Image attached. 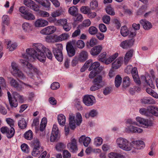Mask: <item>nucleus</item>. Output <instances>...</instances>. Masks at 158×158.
<instances>
[{
  "label": "nucleus",
  "instance_id": "nucleus-32",
  "mask_svg": "<svg viewBox=\"0 0 158 158\" xmlns=\"http://www.w3.org/2000/svg\"><path fill=\"white\" fill-rule=\"evenodd\" d=\"M58 121L59 124L62 126H64L65 124V117L63 114L59 115L57 117Z\"/></svg>",
  "mask_w": 158,
  "mask_h": 158
},
{
  "label": "nucleus",
  "instance_id": "nucleus-43",
  "mask_svg": "<svg viewBox=\"0 0 158 158\" xmlns=\"http://www.w3.org/2000/svg\"><path fill=\"white\" fill-rule=\"evenodd\" d=\"M122 81L121 77L119 75H117L115 79V86L117 88L121 84Z\"/></svg>",
  "mask_w": 158,
  "mask_h": 158
},
{
  "label": "nucleus",
  "instance_id": "nucleus-34",
  "mask_svg": "<svg viewBox=\"0 0 158 158\" xmlns=\"http://www.w3.org/2000/svg\"><path fill=\"white\" fill-rule=\"evenodd\" d=\"M17 44L16 43H12L11 41H8L7 44V48L9 49L10 51H13L17 48Z\"/></svg>",
  "mask_w": 158,
  "mask_h": 158
},
{
  "label": "nucleus",
  "instance_id": "nucleus-45",
  "mask_svg": "<svg viewBox=\"0 0 158 158\" xmlns=\"http://www.w3.org/2000/svg\"><path fill=\"white\" fill-rule=\"evenodd\" d=\"M120 33L124 37L126 36L128 34V30L126 26L121 27Z\"/></svg>",
  "mask_w": 158,
  "mask_h": 158
},
{
  "label": "nucleus",
  "instance_id": "nucleus-24",
  "mask_svg": "<svg viewBox=\"0 0 158 158\" xmlns=\"http://www.w3.org/2000/svg\"><path fill=\"white\" fill-rule=\"evenodd\" d=\"M102 48L101 45H98L93 48L90 51L91 54L93 56L98 55L101 52Z\"/></svg>",
  "mask_w": 158,
  "mask_h": 158
},
{
  "label": "nucleus",
  "instance_id": "nucleus-4",
  "mask_svg": "<svg viewBox=\"0 0 158 158\" xmlns=\"http://www.w3.org/2000/svg\"><path fill=\"white\" fill-rule=\"evenodd\" d=\"M8 97L10 106L12 107H16L18 106L17 100L22 102L23 100L22 96H20L16 92H14L13 94V98H12L10 92L8 91L7 92Z\"/></svg>",
  "mask_w": 158,
  "mask_h": 158
},
{
  "label": "nucleus",
  "instance_id": "nucleus-44",
  "mask_svg": "<svg viewBox=\"0 0 158 158\" xmlns=\"http://www.w3.org/2000/svg\"><path fill=\"white\" fill-rule=\"evenodd\" d=\"M97 114V112L96 110H91L89 113H86L85 114V116L86 118H88L90 117H94L96 116Z\"/></svg>",
  "mask_w": 158,
  "mask_h": 158
},
{
  "label": "nucleus",
  "instance_id": "nucleus-40",
  "mask_svg": "<svg viewBox=\"0 0 158 158\" xmlns=\"http://www.w3.org/2000/svg\"><path fill=\"white\" fill-rule=\"evenodd\" d=\"M11 66L13 70L11 72V73L12 75L14 74H15V73L19 70V68L18 65L14 62H12Z\"/></svg>",
  "mask_w": 158,
  "mask_h": 158
},
{
  "label": "nucleus",
  "instance_id": "nucleus-13",
  "mask_svg": "<svg viewBox=\"0 0 158 158\" xmlns=\"http://www.w3.org/2000/svg\"><path fill=\"white\" fill-rule=\"evenodd\" d=\"M56 30V28L54 26H48L40 31V33L43 35H48L53 33Z\"/></svg>",
  "mask_w": 158,
  "mask_h": 158
},
{
  "label": "nucleus",
  "instance_id": "nucleus-54",
  "mask_svg": "<svg viewBox=\"0 0 158 158\" xmlns=\"http://www.w3.org/2000/svg\"><path fill=\"white\" fill-rule=\"evenodd\" d=\"M57 23L58 25L62 27L68 23L67 20L65 19H61L57 21Z\"/></svg>",
  "mask_w": 158,
  "mask_h": 158
},
{
  "label": "nucleus",
  "instance_id": "nucleus-37",
  "mask_svg": "<svg viewBox=\"0 0 158 158\" xmlns=\"http://www.w3.org/2000/svg\"><path fill=\"white\" fill-rule=\"evenodd\" d=\"M108 157L109 158H124V156L122 154L113 152L110 153L108 154Z\"/></svg>",
  "mask_w": 158,
  "mask_h": 158
},
{
  "label": "nucleus",
  "instance_id": "nucleus-60",
  "mask_svg": "<svg viewBox=\"0 0 158 158\" xmlns=\"http://www.w3.org/2000/svg\"><path fill=\"white\" fill-rule=\"evenodd\" d=\"M60 86V84L57 82H55L52 83L51 85V89L53 90L58 89Z\"/></svg>",
  "mask_w": 158,
  "mask_h": 158
},
{
  "label": "nucleus",
  "instance_id": "nucleus-29",
  "mask_svg": "<svg viewBox=\"0 0 158 158\" xmlns=\"http://www.w3.org/2000/svg\"><path fill=\"white\" fill-rule=\"evenodd\" d=\"M133 52V49H131L126 54L124 59V62L126 64H127L132 57Z\"/></svg>",
  "mask_w": 158,
  "mask_h": 158
},
{
  "label": "nucleus",
  "instance_id": "nucleus-53",
  "mask_svg": "<svg viewBox=\"0 0 158 158\" xmlns=\"http://www.w3.org/2000/svg\"><path fill=\"white\" fill-rule=\"evenodd\" d=\"M103 142L102 139L100 137H97L94 139V144L97 146L101 145Z\"/></svg>",
  "mask_w": 158,
  "mask_h": 158
},
{
  "label": "nucleus",
  "instance_id": "nucleus-64",
  "mask_svg": "<svg viewBox=\"0 0 158 158\" xmlns=\"http://www.w3.org/2000/svg\"><path fill=\"white\" fill-rule=\"evenodd\" d=\"M90 9L87 6H82L80 9L81 11L84 14H88Z\"/></svg>",
  "mask_w": 158,
  "mask_h": 158
},
{
  "label": "nucleus",
  "instance_id": "nucleus-49",
  "mask_svg": "<svg viewBox=\"0 0 158 158\" xmlns=\"http://www.w3.org/2000/svg\"><path fill=\"white\" fill-rule=\"evenodd\" d=\"M31 25L28 23H24L22 25V27L25 31H29L31 29Z\"/></svg>",
  "mask_w": 158,
  "mask_h": 158
},
{
  "label": "nucleus",
  "instance_id": "nucleus-52",
  "mask_svg": "<svg viewBox=\"0 0 158 158\" xmlns=\"http://www.w3.org/2000/svg\"><path fill=\"white\" fill-rule=\"evenodd\" d=\"M106 12L110 15H115L114 9L110 6H107L106 8Z\"/></svg>",
  "mask_w": 158,
  "mask_h": 158
},
{
  "label": "nucleus",
  "instance_id": "nucleus-19",
  "mask_svg": "<svg viewBox=\"0 0 158 158\" xmlns=\"http://www.w3.org/2000/svg\"><path fill=\"white\" fill-rule=\"evenodd\" d=\"M100 66V64L99 62H94L91 65L89 69V70L91 71L93 70L97 71L98 73H100L102 70L103 68Z\"/></svg>",
  "mask_w": 158,
  "mask_h": 158
},
{
  "label": "nucleus",
  "instance_id": "nucleus-21",
  "mask_svg": "<svg viewBox=\"0 0 158 158\" xmlns=\"http://www.w3.org/2000/svg\"><path fill=\"white\" fill-rule=\"evenodd\" d=\"M10 83L11 86L18 90H22L23 87L20 86L18 81L13 78L10 77L9 78Z\"/></svg>",
  "mask_w": 158,
  "mask_h": 158
},
{
  "label": "nucleus",
  "instance_id": "nucleus-11",
  "mask_svg": "<svg viewBox=\"0 0 158 158\" xmlns=\"http://www.w3.org/2000/svg\"><path fill=\"white\" fill-rule=\"evenodd\" d=\"M134 42L135 40L133 38L126 40L121 42L120 46L123 49H127L133 45Z\"/></svg>",
  "mask_w": 158,
  "mask_h": 158
},
{
  "label": "nucleus",
  "instance_id": "nucleus-33",
  "mask_svg": "<svg viewBox=\"0 0 158 158\" xmlns=\"http://www.w3.org/2000/svg\"><path fill=\"white\" fill-rule=\"evenodd\" d=\"M15 73L13 74V75L17 77L18 79L21 80H24L26 78V76L25 75L23 72L19 70L18 71L16 72Z\"/></svg>",
  "mask_w": 158,
  "mask_h": 158
},
{
  "label": "nucleus",
  "instance_id": "nucleus-10",
  "mask_svg": "<svg viewBox=\"0 0 158 158\" xmlns=\"http://www.w3.org/2000/svg\"><path fill=\"white\" fill-rule=\"evenodd\" d=\"M141 80L143 83H146L151 88H155V85L152 83L151 77L149 75L142 76L141 77Z\"/></svg>",
  "mask_w": 158,
  "mask_h": 158
},
{
  "label": "nucleus",
  "instance_id": "nucleus-16",
  "mask_svg": "<svg viewBox=\"0 0 158 158\" xmlns=\"http://www.w3.org/2000/svg\"><path fill=\"white\" fill-rule=\"evenodd\" d=\"M148 117L154 115L158 116V108L154 106H149L147 107Z\"/></svg>",
  "mask_w": 158,
  "mask_h": 158
},
{
  "label": "nucleus",
  "instance_id": "nucleus-28",
  "mask_svg": "<svg viewBox=\"0 0 158 158\" xmlns=\"http://www.w3.org/2000/svg\"><path fill=\"white\" fill-rule=\"evenodd\" d=\"M26 73L30 77L33 79L35 81V84L36 85H38V84L41 82L42 81L41 78L38 74H35L33 75L31 73H28L27 72Z\"/></svg>",
  "mask_w": 158,
  "mask_h": 158
},
{
  "label": "nucleus",
  "instance_id": "nucleus-27",
  "mask_svg": "<svg viewBox=\"0 0 158 158\" xmlns=\"http://www.w3.org/2000/svg\"><path fill=\"white\" fill-rule=\"evenodd\" d=\"M123 58L122 57H119L112 64V68L117 69L119 68L122 64Z\"/></svg>",
  "mask_w": 158,
  "mask_h": 158
},
{
  "label": "nucleus",
  "instance_id": "nucleus-25",
  "mask_svg": "<svg viewBox=\"0 0 158 158\" xmlns=\"http://www.w3.org/2000/svg\"><path fill=\"white\" fill-rule=\"evenodd\" d=\"M140 23L143 26V28L146 30H148L152 27V23L146 19H141Z\"/></svg>",
  "mask_w": 158,
  "mask_h": 158
},
{
  "label": "nucleus",
  "instance_id": "nucleus-46",
  "mask_svg": "<svg viewBox=\"0 0 158 158\" xmlns=\"http://www.w3.org/2000/svg\"><path fill=\"white\" fill-rule=\"evenodd\" d=\"M88 31L90 35H93L97 33L98 31V30L95 27L91 26L89 27L88 29Z\"/></svg>",
  "mask_w": 158,
  "mask_h": 158
},
{
  "label": "nucleus",
  "instance_id": "nucleus-1",
  "mask_svg": "<svg viewBox=\"0 0 158 158\" xmlns=\"http://www.w3.org/2000/svg\"><path fill=\"white\" fill-rule=\"evenodd\" d=\"M32 48H29L26 50L27 54L22 55L24 58L30 61H32L37 58L41 62H45L46 57L43 52L46 47L40 43H34L32 44Z\"/></svg>",
  "mask_w": 158,
  "mask_h": 158
},
{
  "label": "nucleus",
  "instance_id": "nucleus-57",
  "mask_svg": "<svg viewBox=\"0 0 158 158\" xmlns=\"http://www.w3.org/2000/svg\"><path fill=\"white\" fill-rule=\"evenodd\" d=\"M76 45L78 48L82 49L85 47V44L83 41L79 40L77 42Z\"/></svg>",
  "mask_w": 158,
  "mask_h": 158
},
{
  "label": "nucleus",
  "instance_id": "nucleus-18",
  "mask_svg": "<svg viewBox=\"0 0 158 158\" xmlns=\"http://www.w3.org/2000/svg\"><path fill=\"white\" fill-rule=\"evenodd\" d=\"M125 131L127 133H140L142 132L143 130L141 129L130 125L126 128Z\"/></svg>",
  "mask_w": 158,
  "mask_h": 158
},
{
  "label": "nucleus",
  "instance_id": "nucleus-42",
  "mask_svg": "<svg viewBox=\"0 0 158 158\" xmlns=\"http://www.w3.org/2000/svg\"><path fill=\"white\" fill-rule=\"evenodd\" d=\"M118 54H115L113 55L107 59H105L104 61L106 64H108L111 63L112 61L114 60L117 56Z\"/></svg>",
  "mask_w": 158,
  "mask_h": 158
},
{
  "label": "nucleus",
  "instance_id": "nucleus-63",
  "mask_svg": "<svg viewBox=\"0 0 158 158\" xmlns=\"http://www.w3.org/2000/svg\"><path fill=\"white\" fill-rule=\"evenodd\" d=\"M2 21L3 23L8 25L9 23V19L8 16L6 15H4L2 17Z\"/></svg>",
  "mask_w": 158,
  "mask_h": 158
},
{
  "label": "nucleus",
  "instance_id": "nucleus-3",
  "mask_svg": "<svg viewBox=\"0 0 158 158\" xmlns=\"http://www.w3.org/2000/svg\"><path fill=\"white\" fill-rule=\"evenodd\" d=\"M93 84L90 88V90L93 91L100 89L105 85L102 77L100 75L96 76L93 81Z\"/></svg>",
  "mask_w": 158,
  "mask_h": 158
},
{
  "label": "nucleus",
  "instance_id": "nucleus-8",
  "mask_svg": "<svg viewBox=\"0 0 158 158\" xmlns=\"http://www.w3.org/2000/svg\"><path fill=\"white\" fill-rule=\"evenodd\" d=\"M83 101L84 103L88 106L93 105L95 102L94 97L92 95H87L85 96Z\"/></svg>",
  "mask_w": 158,
  "mask_h": 158
},
{
  "label": "nucleus",
  "instance_id": "nucleus-23",
  "mask_svg": "<svg viewBox=\"0 0 158 158\" xmlns=\"http://www.w3.org/2000/svg\"><path fill=\"white\" fill-rule=\"evenodd\" d=\"M91 140V139L89 137L82 135L79 139V141L81 143H83L84 145L87 147L90 143Z\"/></svg>",
  "mask_w": 158,
  "mask_h": 158
},
{
  "label": "nucleus",
  "instance_id": "nucleus-17",
  "mask_svg": "<svg viewBox=\"0 0 158 158\" xmlns=\"http://www.w3.org/2000/svg\"><path fill=\"white\" fill-rule=\"evenodd\" d=\"M68 55L70 57L74 56L75 54V50L71 42L68 43L66 47Z\"/></svg>",
  "mask_w": 158,
  "mask_h": 158
},
{
  "label": "nucleus",
  "instance_id": "nucleus-51",
  "mask_svg": "<svg viewBox=\"0 0 158 158\" xmlns=\"http://www.w3.org/2000/svg\"><path fill=\"white\" fill-rule=\"evenodd\" d=\"M46 54L47 58L50 60H51L52 59L53 56L51 52L48 48H44V51Z\"/></svg>",
  "mask_w": 158,
  "mask_h": 158
},
{
  "label": "nucleus",
  "instance_id": "nucleus-58",
  "mask_svg": "<svg viewBox=\"0 0 158 158\" xmlns=\"http://www.w3.org/2000/svg\"><path fill=\"white\" fill-rule=\"evenodd\" d=\"M21 148L22 151L25 153H28L29 152L28 146L25 143L22 144L21 146Z\"/></svg>",
  "mask_w": 158,
  "mask_h": 158
},
{
  "label": "nucleus",
  "instance_id": "nucleus-14",
  "mask_svg": "<svg viewBox=\"0 0 158 158\" xmlns=\"http://www.w3.org/2000/svg\"><path fill=\"white\" fill-rule=\"evenodd\" d=\"M20 62L24 67H27L30 70H33L34 72L35 73V74H38V69L35 67L33 66L30 63L25 60L21 59L20 60Z\"/></svg>",
  "mask_w": 158,
  "mask_h": 158
},
{
  "label": "nucleus",
  "instance_id": "nucleus-48",
  "mask_svg": "<svg viewBox=\"0 0 158 158\" xmlns=\"http://www.w3.org/2000/svg\"><path fill=\"white\" fill-rule=\"evenodd\" d=\"M15 130L13 127L11 128L10 130L9 129V131H8L6 134V136L8 138H11L13 137L15 134Z\"/></svg>",
  "mask_w": 158,
  "mask_h": 158
},
{
  "label": "nucleus",
  "instance_id": "nucleus-50",
  "mask_svg": "<svg viewBox=\"0 0 158 158\" xmlns=\"http://www.w3.org/2000/svg\"><path fill=\"white\" fill-rule=\"evenodd\" d=\"M112 91V89L110 87H106L103 89V94L106 96L109 94Z\"/></svg>",
  "mask_w": 158,
  "mask_h": 158
},
{
  "label": "nucleus",
  "instance_id": "nucleus-39",
  "mask_svg": "<svg viewBox=\"0 0 158 158\" xmlns=\"http://www.w3.org/2000/svg\"><path fill=\"white\" fill-rule=\"evenodd\" d=\"M123 87L126 88L128 87L130 84V80L129 77L128 76L125 77L123 80Z\"/></svg>",
  "mask_w": 158,
  "mask_h": 158
},
{
  "label": "nucleus",
  "instance_id": "nucleus-36",
  "mask_svg": "<svg viewBox=\"0 0 158 158\" xmlns=\"http://www.w3.org/2000/svg\"><path fill=\"white\" fill-rule=\"evenodd\" d=\"M23 17L24 19L29 20H32L35 19L34 15L28 11L23 15Z\"/></svg>",
  "mask_w": 158,
  "mask_h": 158
},
{
  "label": "nucleus",
  "instance_id": "nucleus-55",
  "mask_svg": "<svg viewBox=\"0 0 158 158\" xmlns=\"http://www.w3.org/2000/svg\"><path fill=\"white\" fill-rule=\"evenodd\" d=\"M65 147V145L63 143H58L56 146V149L58 151H62Z\"/></svg>",
  "mask_w": 158,
  "mask_h": 158
},
{
  "label": "nucleus",
  "instance_id": "nucleus-35",
  "mask_svg": "<svg viewBox=\"0 0 158 158\" xmlns=\"http://www.w3.org/2000/svg\"><path fill=\"white\" fill-rule=\"evenodd\" d=\"M69 36V35L67 33H63L58 36L56 35L57 42L66 40L68 39Z\"/></svg>",
  "mask_w": 158,
  "mask_h": 158
},
{
  "label": "nucleus",
  "instance_id": "nucleus-38",
  "mask_svg": "<svg viewBox=\"0 0 158 158\" xmlns=\"http://www.w3.org/2000/svg\"><path fill=\"white\" fill-rule=\"evenodd\" d=\"M27 124L24 118H22L19 120L18 123V125L19 127L21 129H24L27 126Z\"/></svg>",
  "mask_w": 158,
  "mask_h": 158
},
{
  "label": "nucleus",
  "instance_id": "nucleus-12",
  "mask_svg": "<svg viewBox=\"0 0 158 158\" xmlns=\"http://www.w3.org/2000/svg\"><path fill=\"white\" fill-rule=\"evenodd\" d=\"M67 146L69 150L72 152H75L77 151L78 148L76 139L72 138L70 142L68 143Z\"/></svg>",
  "mask_w": 158,
  "mask_h": 158
},
{
  "label": "nucleus",
  "instance_id": "nucleus-26",
  "mask_svg": "<svg viewBox=\"0 0 158 158\" xmlns=\"http://www.w3.org/2000/svg\"><path fill=\"white\" fill-rule=\"evenodd\" d=\"M88 57L87 52L85 51L82 50L79 53L78 58L80 62H84L87 60Z\"/></svg>",
  "mask_w": 158,
  "mask_h": 158
},
{
  "label": "nucleus",
  "instance_id": "nucleus-47",
  "mask_svg": "<svg viewBox=\"0 0 158 158\" xmlns=\"http://www.w3.org/2000/svg\"><path fill=\"white\" fill-rule=\"evenodd\" d=\"M24 138L27 140H31L33 138L32 131L29 130L27 131L24 134Z\"/></svg>",
  "mask_w": 158,
  "mask_h": 158
},
{
  "label": "nucleus",
  "instance_id": "nucleus-2",
  "mask_svg": "<svg viewBox=\"0 0 158 158\" xmlns=\"http://www.w3.org/2000/svg\"><path fill=\"white\" fill-rule=\"evenodd\" d=\"M76 116L75 118V115L73 114H71L69 115V124L70 128L72 130L76 128V125H79L82 121L81 115L80 113H77Z\"/></svg>",
  "mask_w": 158,
  "mask_h": 158
},
{
  "label": "nucleus",
  "instance_id": "nucleus-59",
  "mask_svg": "<svg viewBox=\"0 0 158 158\" xmlns=\"http://www.w3.org/2000/svg\"><path fill=\"white\" fill-rule=\"evenodd\" d=\"M39 15L41 17H47L49 16V14L47 12L40 10L39 12Z\"/></svg>",
  "mask_w": 158,
  "mask_h": 158
},
{
  "label": "nucleus",
  "instance_id": "nucleus-41",
  "mask_svg": "<svg viewBox=\"0 0 158 158\" xmlns=\"http://www.w3.org/2000/svg\"><path fill=\"white\" fill-rule=\"evenodd\" d=\"M77 8L75 6H73L69 8L68 12L72 16H75L77 13Z\"/></svg>",
  "mask_w": 158,
  "mask_h": 158
},
{
  "label": "nucleus",
  "instance_id": "nucleus-62",
  "mask_svg": "<svg viewBox=\"0 0 158 158\" xmlns=\"http://www.w3.org/2000/svg\"><path fill=\"white\" fill-rule=\"evenodd\" d=\"M102 20L104 23L108 24L110 23V16L107 15H105L103 17Z\"/></svg>",
  "mask_w": 158,
  "mask_h": 158
},
{
  "label": "nucleus",
  "instance_id": "nucleus-61",
  "mask_svg": "<svg viewBox=\"0 0 158 158\" xmlns=\"http://www.w3.org/2000/svg\"><path fill=\"white\" fill-rule=\"evenodd\" d=\"M40 4L46 8H48L50 6V3L48 0H44Z\"/></svg>",
  "mask_w": 158,
  "mask_h": 158
},
{
  "label": "nucleus",
  "instance_id": "nucleus-31",
  "mask_svg": "<svg viewBox=\"0 0 158 158\" xmlns=\"http://www.w3.org/2000/svg\"><path fill=\"white\" fill-rule=\"evenodd\" d=\"M45 40L48 43H54L57 42L56 35H48L45 37Z\"/></svg>",
  "mask_w": 158,
  "mask_h": 158
},
{
  "label": "nucleus",
  "instance_id": "nucleus-5",
  "mask_svg": "<svg viewBox=\"0 0 158 158\" xmlns=\"http://www.w3.org/2000/svg\"><path fill=\"white\" fill-rule=\"evenodd\" d=\"M116 143L118 146L123 150L129 151L131 150V143L126 139L123 138H119L116 140Z\"/></svg>",
  "mask_w": 158,
  "mask_h": 158
},
{
  "label": "nucleus",
  "instance_id": "nucleus-7",
  "mask_svg": "<svg viewBox=\"0 0 158 158\" xmlns=\"http://www.w3.org/2000/svg\"><path fill=\"white\" fill-rule=\"evenodd\" d=\"M131 150L136 152L135 150L141 149L145 147L144 143L141 140L133 141L131 143Z\"/></svg>",
  "mask_w": 158,
  "mask_h": 158
},
{
  "label": "nucleus",
  "instance_id": "nucleus-30",
  "mask_svg": "<svg viewBox=\"0 0 158 158\" xmlns=\"http://www.w3.org/2000/svg\"><path fill=\"white\" fill-rule=\"evenodd\" d=\"M142 103L144 104H153L155 102L153 99L149 97H144L141 100Z\"/></svg>",
  "mask_w": 158,
  "mask_h": 158
},
{
  "label": "nucleus",
  "instance_id": "nucleus-20",
  "mask_svg": "<svg viewBox=\"0 0 158 158\" xmlns=\"http://www.w3.org/2000/svg\"><path fill=\"white\" fill-rule=\"evenodd\" d=\"M48 22L42 19H39L36 20L34 23V26L36 27H45L48 25Z\"/></svg>",
  "mask_w": 158,
  "mask_h": 158
},
{
  "label": "nucleus",
  "instance_id": "nucleus-15",
  "mask_svg": "<svg viewBox=\"0 0 158 158\" xmlns=\"http://www.w3.org/2000/svg\"><path fill=\"white\" fill-rule=\"evenodd\" d=\"M24 3L25 6L35 11H38L39 10L38 6L31 0H24Z\"/></svg>",
  "mask_w": 158,
  "mask_h": 158
},
{
  "label": "nucleus",
  "instance_id": "nucleus-56",
  "mask_svg": "<svg viewBox=\"0 0 158 158\" xmlns=\"http://www.w3.org/2000/svg\"><path fill=\"white\" fill-rule=\"evenodd\" d=\"M62 13V10H58L54 11L51 14V15L53 17H56L60 15Z\"/></svg>",
  "mask_w": 158,
  "mask_h": 158
},
{
  "label": "nucleus",
  "instance_id": "nucleus-22",
  "mask_svg": "<svg viewBox=\"0 0 158 158\" xmlns=\"http://www.w3.org/2000/svg\"><path fill=\"white\" fill-rule=\"evenodd\" d=\"M132 77L134 81L137 84L140 85L141 84V81L138 74V71L136 67H134L131 71Z\"/></svg>",
  "mask_w": 158,
  "mask_h": 158
},
{
  "label": "nucleus",
  "instance_id": "nucleus-6",
  "mask_svg": "<svg viewBox=\"0 0 158 158\" xmlns=\"http://www.w3.org/2000/svg\"><path fill=\"white\" fill-rule=\"evenodd\" d=\"M56 47L52 48V52L56 58L59 61H62L63 59L62 53L63 46L61 44H56Z\"/></svg>",
  "mask_w": 158,
  "mask_h": 158
},
{
  "label": "nucleus",
  "instance_id": "nucleus-9",
  "mask_svg": "<svg viewBox=\"0 0 158 158\" xmlns=\"http://www.w3.org/2000/svg\"><path fill=\"white\" fill-rule=\"evenodd\" d=\"M136 120L140 124L143 125V126L146 128L153 125V123L151 120L146 119L139 117L136 118Z\"/></svg>",
  "mask_w": 158,
  "mask_h": 158
}]
</instances>
